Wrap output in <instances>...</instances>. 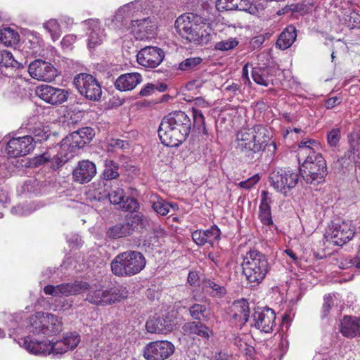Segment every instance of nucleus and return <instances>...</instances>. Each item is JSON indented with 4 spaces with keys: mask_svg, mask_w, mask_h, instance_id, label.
I'll list each match as a JSON object with an SVG mask.
<instances>
[{
    "mask_svg": "<svg viewBox=\"0 0 360 360\" xmlns=\"http://www.w3.org/2000/svg\"><path fill=\"white\" fill-rule=\"evenodd\" d=\"M175 324L174 316L167 313L161 317H150L146 321V328L147 331L151 333L166 334L173 330Z\"/></svg>",
    "mask_w": 360,
    "mask_h": 360,
    "instance_id": "412c9836",
    "label": "nucleus"
},
{
    "mask_svg": "<svg viewBox=\"0 0 360 360\" xmlns=\"http://www.w3.org/2000/svg\"><path fill=\"white\" fill-rule=\"evenodd\" d=\"M143 255L135 250L119 253L110 263L112 274L119 277H129L141 272L146 266Z\"/></svg>",
    "mask_w": 360,
    "mask_h": 360,
    "instance_id": "39448f33",
    "label": "nucleus"
},
{
    "mask_svg": "<svg viewBox=\"0 0 360 360\" xmlns=\"http://www.w3.org/2000/svg\"><path fill=\"white\" fill-rule=\"evenodd\" d=\"M358 150H356L354 147L351 146L345 154L338 159V162L342 168H347L349 166H352L355 162L356 153Z\"/></svg>",
    "mask_w": 360,
    "mask_h": 360,
    "instance_id": "a19ab883",
    "label": "nucleus"
},
{
    "mask_svg": "<svg viewBox=\"0 0 360 360\" xmlns=\"http://www.w3.org/2000/svg\"><path fill=\"white\" fill-rule=\"evenodd\" d=\"M77 133L81 135V138L84 146L91 142L95 136L94 130L89 127H83L77 130Z\"/></svg>",
    "mask_w": 360,
    "mask_h": 360,
    "instance_id": "4d7b16f0",
    "label": "nucleus"
},
{
    "mask_svg": "<svg viewBox=\"0 0 360 360\" xmlns=\"http://www.w3.org/2000/svg\"><path fill=\"white\" fill-rule=\"evenodd\" d=\"M193 126L195 128H197L199 132L200 129H202V132L204 134H207V130L205 127V117L201 112V110L198 109L193 110Z\"/></svg>",
    "mask_w": 360,
    "mask_h": 360,
    "instance_id": "09e8293b",
    "label": "nucleus"
},
{
    "mask_svg": "<svg viewBox=\"0 0 360 360\" xmlns=\"http://www.w3.org/2000/svg\"><path fill=\"white\" fill-rule=\"evenodd\" d=\"M86 291H88V293L85 300L96 306H107L121 302L129 295L127 287L122 285H117L105 290L94 288L89 285V288Z\"/></svg>",
    "mask_w": 360,
    "mask_h": 360,
    "instance_id": "6e6552de",
    "label": "nucleus"
},
{
    "mask_svg": "<svg viewBox=\"0 0 360 360\" xmlns=\"http://www.w3.org/2000/svg\"><path fill=\"white\" fill-rule=\"evenodd\" d=\"M27 328L29 332L34 335L51 336L63 330V323L61 319L56 315L38 311L29 318Z\"/></svg>",
    "mask_w": 360,
    "mask_h": 360,
    "instance_id": "0eeeda50",
    "label": "nucleus"
},
{
    "mask_svg": "<svg viewBox=\"0 0 360 360\" xmlns=\"http://www.w3.org/2000/svg\"><path fill=\"white\" fill-rule=\"evenodd\" d=\"M44 28L51 34L53 41L58 40L61 35L60 26L56 19H50L43 24Z\"/></svg>",
    "mask_w": 360,
    "mask_h": 360,
    "instance_id": "37998d69",
    "label": "nucleus"
},
{
    "mask_svg": "<svg viewBox=\"0 0 360 360\" xmlns=\"http://www.w3.org/2000/svg\"><path fill=\"white\" fill-rule=\"evenodd\" d=\"M74 156L67 150L62 148V144L60 143V150L58 151L54 150L52 148V155H51L50 167L56 171L63 165H64L69 160Z\"/></svg>",
    "mask_w": 360,
    "mask_h": 360,
    "instance_id": "f704fd0d",
    "label": "nucleus"
},
{
    "mask_svg": "<svg viewBox=\"0 0 360 360\" xmlns=\"http://www.w3.org/2000/svg\"><path fill=\"white\" fill-rule=\"evenodd\" d=\"M155 91L154 84H146L140 91L139 95L141 96H148L151 95Z\"/></svg>",
    "mask_w": 360,
    "mask_h": 360,
    "instance_id": "0e129e2a",
    "label": "nucleus"
},
{
    "mask_svg": "<svg viewBox=\"0 0 360 360\" xmlns=\"http://www.w3.org/2000/svg\"><path fill=\"white\" fill-rule=\"evenodd\" d=\"M88 25L90 32L88 33L87 46L90 50L94 49L101 45L105 37L104 30L101 28L100 22L97 20L89 19L84 21Z\"/></svg>",
    "mask_w": 360,
    "mask_h": 360,
    "instance_id": "b1692460",
    "label": "nucleus"
},
{
    "mask_svg": "<svg viewBox=\"0 0 360 360\" xmlns=\"http://www.w3.org/2000/svg\"><path fill=\"white\" fill-rule=\"evenodd\" d=\"M18 33L10 27H4L0 30V41L5 46H9L17 44L19 41Z\"/></svg>",
    "mask_w": 360,
    "mask_h": 360,
    "instance_id": "4c0bfd02",
    "label": "nucleus"
},
{
    "mask_svg": "<svg viewBox=\"0 0 360 360\" xmlns=\"http://www.w3.org/2000/svg\"><path fill=\"white\" fill-rule=\"evenodd\" d=\"M271 139L267 127L260 124L241 129L236 134L237 148L248 163L259 160L267 147L271 146L276 150V144Z\"/></svg>",
    "mask_w": 360,
    "mask_h": 360,
    "instance_id": "f257e3e1",
    "label": "nucleus"
},
{
    "mask_svg": "<svg viewBox=\"0 0 360 360\" xmlns=\"http://www.w3.org/2000/svg\"><path fill=\"white\" fill-rule=\"evenodd\" d=\"M51 155H52V148H48L42 154L37 155L33 159V164L35 167L44 165L50 163Z\"/></svg>",
    "mask_w": 360,
    "mask_h": 360,
    "instance_id": "5fc2aeb1",
    "label": "nucleus"
},
{
    "mask_svg": "<svg viewBox=\"0 0 360 360\" xmlns=\"http://www.w3.org/2000/svg\"><path fill=\"white\" fill-rule=\"evenodd\" d=\"M195 22H202V19L198 15L192 13L181 15L175 21L174 27L177 32L183 37L191 30Z\"/></svg>",
    "mask_w": 360,
    "mask_h": 360,
    "instance_id": "c85d7f7f",
    "label": "nucleus"
},
{
    "mask_svg": "<svg viewBox=\"0 0 360 360\" xmlns=\"http://www.w3.org/2000/svg\"><path fill=\"white\" fill-rule=\"evenodd\" d=\"M104 188L103 191L98 192L99 201L108 199L110 202L118 205L122 211L135 212L139 209V203L134 198L126 197L124 191L122 188L117 187L115 189Z\"/></svg>",
    "mask_w": 360,
    "mask_h": 360,
    "instance_id": "1a4fd4ad",
    "label": "nucleus"
},
{
    "mask_svg": "<svg viewBox=\"0 0 360 360\" xmlns=\"http://www.w3.org/2000/svg\"><path fill=\"white\" fill-rule=\"evenodd\" d=\"M73 83L79 94L88 100L98 101L101 99L102 96L101 86L91 75L78 74L75 77Z\"/></svg>",
    "mask_w": 360,
    "mask_h": 360,
    "instance_id": "9b49d317",
    "label": "nucleus"
},
{
    "mask_svg": "<svg viewBox=\"0 0 360 360\" xmlns=\"http://www.w3.org/2000/svg\"><path fill=\"white\" fill-rule=\"evenodd\" d=\"M296 37V28L292 25H288L280 34L276 41V46L281 50H285L292 45Z\"/></svg>",
    "mask_w": 360,
    "mask_h": 360,
    "instance_id": "473e14b6",
    "label": "nucleus"
},
{
    "mask_svg": "<svg viewBox=\"0 0 360 360\" xmlns=\"http://www.w3.org/2000/svg\"><path fill=\"white\" fill-rule=\"evenodd\" d=\"M334 304V301L331 295L328 294L326 295L323 297V303L322 304L321 310V317L322 319H326L329 312L330 311L333 306Z\"/></svg>",
    "mask_w": 360,
    "mask_h": 360,
    "instance_id": "603ef678",
    "label": "nucleus"
},
{
    "mask_svg": "<svg viewBox=\"0 0 360 360\" xmlns=\"http://www.w3.org/2000/svg\"><path fill=\"white\" fill-rule=\"evenodd\" d=\"M300 174L291 169H278L274 170L269 175L271 186L278 192L287 196L295 188L300 180Z\"/></svg>",
    "mask_w": 360,
    "mask_h": 360,
    "instance_id": "9d476101",
    "label": "nucleus"
},
{
    "mask_svg": "<svg viewBox=\"0 0 360 360\" xmlns=\"http://www.w3.org/2000/svg\"><path fill=\"white\" fill-rule=\"evenodd\" d=\"M21 130H25L34 139V145L38 142L46 141L50 136V131L45 127L43 124L37 120L35 117H31L25 122L20 128Z\"/></svg>",
    "mask_w": 360,
    "mask_h": 360,
    "instance_id": "5701e85b",
    "label": "nucleus"
},
{
    "mask_svg": "<svg viewBox=\"0 0 360 360\" xmlns=\"http://www.w3.org/2000/svg\"><path fill=\"white\" fill-rule=\"evenodd\" d=\"M274 68L271 66L257 65L252 68V77L254 82L264 86L272 84V77L274 76Z\"/></svg>",
    "mask_w": 360,
    "mask_h": 360,
    "instance_id": "cd10ccee",
    "label": "nucleus"
},
{
    "mask_svg": "<svg viewBox=\"0 0 360 360\" xmlns=\"http://www.w3.org/2000/svg\"><path fill=\"white\" fill-rule=\"evenodd\" d=\"M143 80L141 74L138 72L125 73L121 75L115 82V88L121 91L134 89Z\"/></svg>",
    "mask_w": 360,
    "mask_h": 360,
    "instance_id": "bb28decb",
    "label": "nucleus"
},
{
    "mask_svg": "<svg viewBox=\"0 0 360 360\" xmlns=\"http://www.w3.org/2000/svg\"><path fill=\"white\" fill-rule=\"evenodd\" d=\"M138 30L136 38L143 40L145 38H150L155 34L156 26L154 22L149 18H144L136 22Z\"/></svg>",
    "mask_w": 360,
    "mask_h": 360,
    "instance_id": "c9c22d12",
    "label": "nucleus"
},
{
    "mask_svg": "<svg viewBox=\"0 0 360 360\" xmlns=\"http://www.w3.org/2000/svg\"><path fill=\"white\" fill-rule=\"evenodd\" d=\"M164 58V51L158 46H146L142 48L136 55L137 63L149 69L157 68Z\"/></svg>",
    "mask_w": 360,
    "mask_h": 360,
    "instance_id": "dca6fc26",
    "label": "nucleus"
},
{
    "mask_svg": "<svg viewBox=\"0 0 360 360\" xmlns=\"http://www.w3.org/2000/svg\"><path fill=\"white\" fill-rule=\"evenodd\" d=\"M259 218L264 225L271 226L273 224L270 205H266L264 204L262 205H259Z\"/></svg>",
    "mask_w": 360,
    "mask_h": 360,
    "instance_id": "de8ad7c7",
    "label": "nucleus"
},
{
    "mask_svg": "<svg viewBox=\"0 0 360 360\" xmlns=\"http://www.w3.org/2000/svg\"><path fill=\"white\" fill-rule=\"evenodd\" d=\"M120 165L114 160L106 159L104 160V169L102 172V183L103 187L111 188V180L117 179L120 176Z\"/></svg>",
    "mask_w": 360,
    "mask_h": 360,
    "instance_id": "c756f323",
    "label": "nucleus"
},
{
    "mask_svg": "<svg viewBox=\"0 0 360 360\" xmlns=\"http://www.w3.org/2000/svg\"><path fill=\"white\" fill-rule=\"evenodd\" d=\"M34 139L31 135L12 137L6 145V152L10 157H22L32 153L34 148Z\"/></svg>",
    "mask_w": 360,
    "mask_h": 360,
    "instance_id": "4468645a",
    "label": "nucleus"
},
{
    "mask_svg": "<svg viewBox=\"0 0 360 360\" xmlns=\"http://www.w3.org/2000/svg\"><path fill=\"white\" fill-rule=\"evenodd\" d=\"M205 238H207V243L213 245L214 242L220 239L221 231L217 226L213 225L209 229L204 231Z\"/></svg>",
    "mask_w": 360,
    "mask_h": 360,
    "instance_id": "864d4df0",
    "label": "nucleus"
},
{
    "mask_svg": "<svg viewBox=\"0 0 360 360\" xmlns=\"http://www.w3.org/2000/svg\"><path fill=\"white\" fill-rule=\"evenodd\" d=\"M145 217L142 214H131L127 216L125 219L114 226L110 227L107 231V235L112 239L124 238L131 235L137 226H144Z\"/></svg>",
    "mask_w": 360,
    "mask_h": 360,
    "instance_id": "f8f14e48",
    "label": "nucleus"
},
{
    "mask_svg": "<svg viewBox=\"0 0 360 360\" xmlns=\"http://www.w3.org/2000/svg\"><path fill=\"white\" fill-rule=\"evenodd\" d=\"M339 267L342 269L355 267L360 269V256H356L354 258H342L339 262Z\"/></svg>",
    "mask_w": 360,
    "mask_h": 360,
    "instance_id": "3c124183",
    "label": "nucleus"
},
{
    "mask_svg": "<svg viewBox=\"0 0 360 360\" xmlns=\"http://www.w3.org/2000/svg\"><path fill=\"white\" fill-rule=\"evenodd\" d=\"M176 207H177L176 203H169L163 199H158L156 201H153L152 205L154 211L162 216L167 215L170 208L175 209Z\"/></svg>",
    "mask_w": 360,
    "mask_h": 360,
    "instance_id": "ea45409f",
    "label": "nucleus"
},
{
    "mask_svg": "<svg viewBox=\"0 0 360 360\" xmlns=\"http://www.w3.org/2000/svg\"><path fill=\"white\" fill-rule=\"evenodd\" d=\"M207 311V306L202 304H193L189 307V314L191 316L198 321H200L205 317V313Z\"/></svg>",
    "mask_w": 360,
    "mask_h": 360,
    "instance_id": "49530a36",
    "label": "nucleus"
},
{
    "mask_svg": "<svg viewBox=\"0 0 360 360\" xmlns=\"http://www.w3.org/2000/svg\"><path fill=\"white\" fill-rule=\"evenodd\" d=\"M202 63V58L200 57H190L175 65L174 68L183 72H193L197 70Z\"/></svg>",
    "mask_w": 360,
    "mask_h": 360,
    "instance_id": "e433bc0d",
    "label": "nucleus"
},
{
    "mask_svg": "<svg viewBox=\"0 0 360 360\" xmlns=\"http://www.w3.org/2000/svg\"><path fill=\"white\" fill-rule=\"evenodd\" d=\"M240 0H217V7L219 10H236Z\"/></svg>",
    "mask_w": 360,
    "mask_h": 360,
    "instance_id": "6e6d98bb",
    "label": "nucleus"
},
{
    "mask_svg": "<svg viewBox=\"0 0 360 360\" xmlns=\"http://www.w3.org/2000/svg\"><path fill=\"white\" fill-rule=\"evenodd\" d=\"M354 228L349 222L335 223L326 238L335 245H342L349 241L354 236Z\"/></svg>",
    "mask_w": 360,
    "mask_h": 360,
    "instance_id": "2eb2a0df",
    "label": "nucleus"
},
{
    "mask_svg": "<svg viewBox=\"0 0 360 360\" xmlns=\"http://www.w3.org/2000/svg\"><path fill=\"white\" fill-rule=\"evenodd\" d=\"M193 240L199 246L207 243V238H205V233L202 230H196L191 235Z\"/></svg>",
    "mask_w": 360,
    "mask_h": 360,
    "instance_id": "bf43d9fd",
    "label": "nucleus"
},
{
    "mask_svg": "<svg viewBox=\"0 0 360 360\" xmlns=\"http://www.w3.org/2000/svg\"><path fill=\"white\" fill-rule=\"evenodd\" d=\"M28 72L32 78L45 82H51L58 75L53 65L42 60L32 61L29 65Z\"/></svg>",
    "mask_w": 360,
    "mask_h": 360,
    "instance_id": "aec40b11",
    "label": "nucleus"
},
{
    "mask_svg": "<svg viewBox=\"0 0 360 360\" xmlns=\"http://www.w3.org/2000/svg\"><path fill=\"white\" fill-rule=\"evenodd\" d=\"M340 130L338 128L331 129L327 134V142L330 147H336L340 139Z\"/></svg>",
    "mask_w": 360,
    "mask_h": 360,
    "instance_id": "13d9d810",
    "label": "nucleus"
},
{
    "mask_svg": "<svg viewBox=\"0 0 360 360\" xmlns=\"http://www.w3.org/2000/svg\"><path fill=\"white\" fill-rule=\"evenodd\" d=\"M230 316L240 326L245 324L249 319L250 308L245 299L234 301L229 309Z\"/></svg>",
    "mask_w": 360,
    "mask_h": 360,
    "instance_id": "a878e982",
    "label": "nucleus"
},
{
    "mask_svg": "<svg viewBox=\"0 0 360 360\" xmlns=\"http://www.w3.org/2000/svg\"><path fill=\"white\" fill-rule=\"evenodd\" d=\"M72 174L75 182L84 184L90 182L96 176V166L89 160H82L78 162Z\"/></svg>",
    "mask_w": 360,
    "mask_h": 360,
    "instance_id": "4be33fe9",
    "label": "nucleus"
},
{
    "mask_svg": "<svg viewBox=\"0 0 360 360\" xmlns=\"http://www.w3.org/2000/svg\"><path fill=\"white\" fill-rule=\"evenodd\" d=\"M199 277L196 272L191 271L188 276V282L191 285H196L198 281Z\"/></svg>",
    "mask_w": 360,
    "mask_h": 360,
    "instance_id": "774afa93",
    "label": "nucleus"
},
{
    "mask_svg": "<svg viewBox=\"0 0 360 360\" xmlns=\"http://www.w3.org/2000/svg\"><path fill=\"white\" fill-rule=\"evenodd\" d=\"M242 267L247 281L252 287L259 285L271 269L266 256L256 249L246 252Z\"/></svg>",
    "mask_w": 360,
    "mask_h": 360,
    "instance_id": "20e7f679",
    "label": "nucleus"
},
{
    "mask_svg": "<svg viewBox=\"0 0 360 360\" xmlns=\"http://www.w3.org/2000/svg\"><path fill=\"white\" fill-rule=\"evenodd\" d=\"M239 44V41L236 38H229L226 40H222L217 42L214 45L216 50L226 51L236 48Z\"/></svg>",
    "mask_w": 360,
    "mask_h": 360,
    "instance_id": "8fccbe9b",
    "label": "nucleus"
},
{
    "mask_svg": "<svg viewBox=\"0 0 360 360\" xmlns=\"http://www.w3.org/2000/svg\"><path fill=\"white\" fill-rule=\"evenodd\" d=\"M315 140H303L299 143L298 149V160L300 162L301 158H305L309 157L312 153H316L314 148L311 147V145L316 144Z\"/></svg>",
    "mask_w": 360,
    "mask_h": 360,
    "instance_id": "79ce46f5",
    "label": "nucleus"
},
{
    "mask_svg": "<svg viewBox=\"0 0 360 360\" xmlns=\"http://www.w3.org/2000/svg\"><path fill=\"white\" fill-rule=\"evenodd\" d=\"M205 286L211 290L210 295L212 297H223L227 292L224 285L217 283L212 280L206 281Z\"/></svg>",
    "mask_w": 360,
    "mask_h": 360,
    "instance_id": "a18cd8bd",
    "label": "nucleus"
},
{
    "mask_svg": "<svg viewBox=\"0 0 360 360\" xmlns=\"http://www.w3.org/2000/svg\"><path fill=\"white\" fill-rule=\"evenodd\" d=\"M340 332L347 338L360 336V318L345 315L340 320Z\"/></svg>",
    "mask_w": 360,
    "mask_h": 360,
    "instance_id": "393cba45",
    "label": "nucleus"
},
{
    "mask_svg": "<svg viewBox=\"0 0 360 360\" xmlns=\"http://www.w3.org/2000/svg\"><path fill=\"white\" fill-rule=\"evenodd\" d=\"M20 63L15 60L11 52L3 49L0 51V70L1 68H19Z\"/></svg>",
    "mask_w": 360,
    "mask_h": 360,
    "instance_id": "58836bf2",
    "label": "nucleus"
},
{
    "mask_svg": "<svg viewBox=\"0 0 360 360\" xmlns=\"http://www.w3.org/2000/svg\"><path fill=\"white\" fill-rule=\"evenodd\" d=\"M192 122L183 111H174L165 116L158 128V136L162 144L177 147L190 134Z\"/></svg>",
    "mask_w": 360,
    "mask_h": 360,
    "instance_id": "f03ea898",
    "label": "nucleus"
},
{
    "mask_svg": "<svg viewBox=\"0 0 360 360\" xmlns=\"http://www.w3.org/2000/svg\"><path fill=\"white\" fill-rule=\"evenodd\" d=\"M89 288V283L85 281H75L72 283H62L58 285H47L44 292L47 295L70 296L85 292Z\"/></svg>",
    "mask_w": 360,
    "mask_h": 360,
    "instance_id": "6ab92c4d",
    "label": "nucleus"
},
{
    "mask_svg": "<svg viewBox=\"0 0 360 360\" xmlns=\"http://www.w3.org/2000/svg\"><path fill=\"white\" fill-rule=\"evenodd\" d=\"M174 350V345L169 341H153L144 347L143 355L146 360H165L171 356Z\"/></svg>",
    "mask_w": 360,
    "mask_h": 360,
    "instance_id": "ddd939ff",
    "label": "nucleus"
},
{
    "mask_svg": "<svg viewBox=\"0 0 360 360\" xmlns=\"http://www.w3.org/2000/svg\"><path fill=\"white\" fill-rule=\"evenodd\" d=\"M341 102V98L338 96L331 97L326 101L325 106L327 109H331L335 106L340 105Z\"/></svg>",
    "mask_w": 360,
    "mask_h": 360,
    "instance_id": "69168bd1",
    "label": "nucleus"
},
{
    "mask_svg": "<svg viewBox=\"0 0 360 360\" xmlns=\"http://www.w3.org/2000/svg\"><path fill=\"white\" fill-rule=\"evenodd\" d=\"M299 167V174L307 184L318 186L325 181L328 174L326 161L321 153H312L306 157Z\"/></svg>",
    "mask_w": 360,
    "mask_h": 360,
    "instance_id": "423d86ee",
    "label": "nucleus"
},
{
    "mask_svg": "<svg viewBox=\"0 0 360 360\" xmlns=\"http://www.w3.org/2000/svg\"><path fill=\"white\" fill-rule=\"evenodd\" d=\"M36 94L47 103L53 105H60L67 101L70 93L68 90L42 84L37 87Z\"/></svg>",
    "mask_w": 360,
    "mask_h": 360,
    "instance_id": "a211bd4d",
    "label": "nucleus"
},
{
    "mask_svg": "<svg viewBox=\"0 0 360 360\" xmlns=\"http://www.w3.org/2000/svg\"><path fill=\"white\" fill-rule=\"evenodd\" d=\"M200 22H195L186 35L184 37L188 41L195 44H207L210 40V34L206 30L200 25Z\"/></svg>",
    "mask_w": 360,
    "mask_h": 360,
    "instance_id": "7c9ffc66",
    "label": "nucleus"
},
{
    "mask_svg": "<svg viewBox=\"0 0 360 360\" xmlns=\"http://www.w3.org/2000/svg\"><path fill=\"white\" fill-rule=\"evenodd\" d=\"M326 349H323L317 352L314 356V360H340L344 356L342 352L335 351L327 352Z\"/></svg>",
    "mask_w": 360,
    "mask_h": 360,
    "instance_id": "c03bdc74",
    "label": "nucleus"
},
{
    "mask_svg": "<svg viewBox=\"0 0 360 360\" xmlns=\"http://www.w3.org/2000/svg\"><path fill=\"white\" fill-rule=\"evenodd\" d=\"M236 10L246 11L253 14L257 12V8L249 0H240Z\"/></svg>",
    "mask_w": 360,
    "mask_h": 360,
    "instance_id": "052dcab7",
    "label": "nucleus"
},
{
    "mask_svg": "<svg viewBox=\"0 0 360 360\" xmlns=\"http://www.w3.org/2000/svg\"><path fill=\"white\" fill-rule=\"evenodd\" d=\"M80 342V336L77 332L65 334L63 338L56 342L38 341L31 336L22 340V346L33 354L49 355L63 354L69 350H73Z\"/></svg>",
    "mask_w": 360,
    "mask_h": 360,
    "instance_id": "7ed1b4c3",
    "label": "nucleus"
},
{
    "mask_svg": "<svg viewBox=\"0 0 360 360\" xmlns=\"http://www.w3.org/2000/svg\"><path fill=\"white\" fill-rule=\"evenodd\" d=\"M76 38V36L74 34L65 35L61 41L62 46L65 49L71 47V46H72L75 42Z\"/></svg>",
    "mask_w": 360,
    "mask_h": 360,
    "instance_id": "e2e57ef3",
    "label": "nucleus"
},
{
    "mask_svg": "<svg viewBox=\"0 0 360 360\" xmlns=\"http://www.w3.org/2000/svg\"><path fill=\"white\" fill-rule=\"evenodd\" d=\"M259 179L260 176L259 174H255L245 181H240L238 184V186L245 189H250L252 188L259 181Z\"/></svg>",
    "mask_w": 360,
    "mask_h": 360,
    "instance_id": "680f3d73",
    "label": "nucleus"
},
{
    "mask_svg": "<svg viewBox=\"0 0 360 360\" xmlns=\"http://www.w3.org/2000/svg\"><path fill=\"white\" fill-rule=\"evenodd\" d=\"M252 318L251 326L266 333H271L276 326V314L272 309L269 307H258L255 310Z\"/></svg>",
    "mask_w": 360,
    "mask_h": 360,
    "instance_id": "f3484780",
    "label": "nucleus"
},
{
    "mask_svg": "<svg viewBox=\"0 0 360 360\" xmlns=\"http://www.w3.org/2000/svg\"><path fill=\"white\" fill-rule=\"evenodd\" d=\"M110 144L112 148L120 149H125L129 146L127 141L121 139H112Z\"/></svg>",
    "mask_w": 360,
    "mask_h": 360,
    "instance_id": "338daca9",
    "label": "nucleus"
},
{
    "mask_svg": "<svg viewBox=\"0 0 360 360\" xmlns=\"http://www.w3.org/2000/svg\"><path fill=\"white\" fill-rule=\"evenodd\" d=\"M60 143L63 150H67L73 155L77 150L84 146L81 135L77 133V130L64 138Z\"/></svg>",
    "mask_w": 360,
    "mask_h": 360,
    "instance_id": "72a5a7b5",
    "label": "nucleus"
},
{
    "mask_svg": "<svg viewBox=\"0 0 360 360\" xmlns=\"http://www.w3.org/2000/svg\"><path fill=\"white\" fill-rule=\"evenodd\" d=\"M184 333L186 335H196L203 339L208 340L211 330L200 321H190L182 326Z\"/></svg>",
    "mask_w": 360,
    "mask_h": 360,
    "instance_id": "2f4dec72",
    "label": "nucleus"
}]
</instances>
